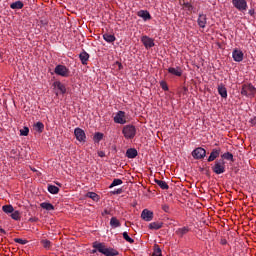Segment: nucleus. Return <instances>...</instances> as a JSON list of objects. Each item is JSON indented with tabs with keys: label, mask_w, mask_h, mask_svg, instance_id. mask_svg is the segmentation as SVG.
I'll list each match as a JSON object with an SVG mask.
<instances>
[{
	"label": "nucleus",
	"mask_w": 256,
	"mask_h": 256,
	"mask_svg": "<svg viewBox=\"0 0 256 256\" xmlns=\"http://www.w3.org/2000/svg\"><path fill=\"white\" fill-rule=\"evenodd\" d=\"M92 247H93L92 253H96L98 251L99 253H102V255H105V256H117V255H119V251H117L113 248H107L105 243L94 242Z\"/></svg>",
	"instance_id": "1"
},
{
	"label": "nucleus",
	"mask_w": 256,
	"mask_h": 256,
	"mask_svg": "<svg viewBox=\"0 0 256 256\" xmlns=\"http://www.w3.org/2000/svg\"><path fill=\"white\" fill-rule=\"evenodd\" d=\"M122 134L125 139H135V136L137 135V128H135L133 124L125 125L122 129Z\"/></svg>",
	"instance_id": "2"
},
{
	"label": "nucleus",
	"mask_w": 256,
	"mask_h": 256,
	"mask_svg": "<svg viewBox=\"0 0 256 256\" xmlns=\"http://www.w3.org/2000/svg\"><path fill=\"white\" fill-rule=\"evenodd\" d=\"M241 95L245 97L253 98L256 95V88L252 84H243L241 89Z\"/></svg>",
	"instance_id": "3"
},
{
	"label": "nucleus",
	"mask_w": 256,
	"mask_h": 256,
	"mask_svg": "<svg viewBox=\"0 0 256 256\" xmlns=\"http://www.w3.org/2000/svg\"><path fill=\"white\" fill-rule=\"evenodd\" d=\"M232 5L234 9H237L240 13H245L249 9L247 0H232Z\"/></svg>",
	"instance_id": "4"
},
{
	"label": "nucleus",
	"mask_w": 256,
	"mask_h": 256,
	"mask_svg": "<svg viewBox=\"0 0 256 256\" xmlns=\"http://www.w3.org/2000/svg\"><path fill=\"white\" fill-rule=\"evenodd\" d=\"M54 73L60 77H69L71 75V70L65 65L58 64L54 69Z\"/></svg>",
	"instance_id": "5"
},
{
	"label": "nucleus",
	"mask_w": 256,
	"mask_h": 256,
	"mask_svg": "<svg viewBox=\"0 0 256 256\" xmlns=\"http://www.w3.org/2000/svg\"><path fill=\"white\" fill-rule=\"evenodd\" d=\"M211 169L216 175H221L225 173V162L223 160L215 161Z\"/></svg>",
	"instance_id": "6"
},
{
	"label": "nucleus",
	"mask_w": 256,
	"mask_h": 256,
	"mask_svg": "<svg viewBox=\"0 0 256 256\" xmlns=\"http://www.w3.org/2000/svg\"><path fill=\"white\" fill-rule=\"evenodd\" d=\"M206 155L207 151L202 147H198L192 151V157L195 159H205Z\"/></svg>",
	"instance_id": "7"
},
{
	"label": "nucleus",
	"mask_w": 256,
	"mask_h": 256,
	"mask_svg": "<svg viewBox=\"0 0 256 256\" xmlns=\"http://www.w3.org/2000/svg\"><path fill=\"white\" fill-rule=\"evenodd\" d=\"M74 135H75L77 141H79V143H85V141L87 139V135H85V131L83 129L75 128Z\"/></svg>",
	"instance_id": "8"
},
{
	"label": "nucleus",
	"mask_w": 256,
	"mask_h": 256,
	"mask_svg": "<svg viewBox=\"0 0 256 256\" xmlns=\"http://www.w3.org/2000/svg\"><path fill=\"white\" fill-rule=\"evenodd\" d=\"M114 123H118L119 125H125V123H127V118L124 111H118L116 113Z\"/></svg>",
	"instance_id": "9"
},
{
	"label": "nucleus",
	"mask_w": 256,
	"mask_h": 256,
	"mask_svg": "<svg viewBox=\"0 0 256 256\" xmlns=\"http://www.w3.org/2000/svg\"><path fill=\"white\" fill-rule=\"evenodd\" d=\"M141 41L145 49H151L152 47H155V41L153 40V38H150L149 36H142Z\"/></svg>",
	"instance_id": "10"
},
{
	"label": "nucleus",
	"mask_w": 256,
	"mask_h": 256,
	"mask_svg": "<svg viewBox=\"0 0 256 256\" xmlns=\"http://www.w3.org/2000/svg\"><path fill=\"white\" fill-rule=\"evenodd\" d=\"M244 56L245 54H243V51L239 49H234L232 52V58L234 61H236V63H241V61H243Z\"/></svg>",
	"instance_id": "11"
},
{
	"label": "nucleus",
	"mask_w": 256,
	"mask_h": 256,
	"mask_svg": "<svg viewBox=\"0 0 256 256\" xmlns=\"http://www.w3.org/2000/svg\"><path fill=\"white\" fill-rule=\"evenodd\" d=\"M141 217L143 221H153V211H150L149 209H144L141 213Z\"/></svg>",
	"instance_id": "12"
},
{
	"label": "nucleus",
	"mask_w": 256,
	"mask_h": 256,
	"mask_svg": "<svg viewBox=\"0 0 256 256\" xmlns=\"http://www.w3.org/2000/svg\"><path fill=\"white\" fill-rule=\"evenodd\" d=\"M197 23L201 29H205L207 25V15L199 14Z\"/></svg>",
	"instance_id": "13"
},
{
	"label": "nucleus",
	"mask_w": 256,
	"mask_h": 256,
	"mask_svg": "<svg viewBox=\"0 0 256 256\" xmlns=\"http://www.w3.org/2000/svg\"><path fill=\"white\" fill-rule=\"evenodd\" d=\"M137 16L141 17V19H143V21H150V19H151V14L147 10L138 11Z\"/></svg>",
	"instance_id": "14"
},
{
	"label": "nucleus",
	"mask_w": 256,
	"mask_h": 256,
	"mask_svg": "<svg viewBox=\"0 0 256 256\" xmlns=\"http://www.w3.org/2000/svg\"><path fill=\"white\" fill-rule=\"evenodd\" d=\"M168 73H170V75H175V77H181V75H183V70L181 67H170L168 68Z\"/></svg>",
	"instance_id": "15"
},
{
	"label": "nucleus",
	"mask_w": 256,
	"mask_h": 256,
	"mask_svg": "<svg viewBox=\"0 0 256 256\" xmlns=\"http://www.w3.org/2000/svg\"><path fill=\"white\" fill-rule=\"evenodd\" d=\"M219 155H221V150L213 149L212 152L210 153V156L207 159L208 163H212V161H215V159H217Z\"/></svg>",
	"instance_id": "16"
},
{
	"label": "nucleus",
	"mask_w": 256,
	"mask_h": 256,
	"mask_svg": "<svg viewBox=\"0 0 256 256\" xmlns=\"http://www.w3.org/2000/svg\"><path fill=\"white\" fill-rule=\"evenodd\" d=\"M53 87H57L60 90V93H62V95H65V93H67V88L63 83H61V81H55L53 83Z\"/></svg>",
	"instance_id": "17"
},
{
	"label": "nucleus",
	"mask_w": 256,
	"mask_h": 256,
	"mask_svg": "<svg viewBox=\"0 0 256 256\" xmlns=\"http://www.w3.org/2000/svg\"><path fill=\"white\" fill-rule=\"evenodd\" d=\"M40 243L47 251H51V249H53V242L48 239H42Z\"/></svg>",
	"instance_id": "18"
},
{
	"label": "nucleus",
	"mask_w": 256,
	"mask_h": 256,
	"mask_svg": "<svg viewBox=\"0 0 256 256\" xmlns=\"http://www.w3.org/2000/svg\"><path fill=\"white\" fill-rule=\"evenodd\" d=\"M218 93L222 99H227V88L223 84L218 85Z\"/></svg>",
	"instance_id": "19"
},
{
	"label": "nucleus",
	"mask_w": 256,
	"mask_h": 256,
	"mask_svg": "<svg viewBox=\"0 0 256 256\" xmlns=\"http://www.w3.org/2000/svg\"><path fill=\"white\" fill-rule=\"evenodd\" d=\"M79 59H80L82 65H87V61H89V53L82 51L79 54Z\"/></svg>",
	"instance_id": "20"
},
{
	"label": "nucleus",
	"mask_w": 256,
	"mask_h": 256,
	"mask_svg": "<svg viewBox=\"0 0 256 256\" xmlns=\"http://www.w3.org/2000/svg\"><path fill=\"white\" fill-rule=\"evenodd\" d=\"M138 155V152H137V149L135 148H130L126 151V157L128 159H135V157H137Z\"/></svg>",
	"instance_id": "21"
},
{
	"label": "nucleus",
	"mask_w": 256,
	"mask_h": 256,
	"mask_svg": "<svg viewBox=\"0 0 256 256\" xmlns=\"http://www.w3.org/2000/svg\"><path fill=\"white\" fill-rule=\"evenodd\" d=\"M33 129L34 131H36L37 133H43V131L45 130V124H43L42 122H36L33 125Z\"/></svg>",
	"instance_id": "22"
},
{
	"label": "nucleus",
	"mask_w": 256,
	"mask_h": 256,
	"mask_svg": "<svg viewBox=\"0 0 256 256\" xmlns=\"http://www.w3.org/2000/svg\"><path fill=\"white\" fill-rule=\"evenodd\" d=\"M103 39L106 41V43H114L117 38L113 34L105 33L103 34Z\"/></svg>",
	"instance_id": "23"
},
{
	"label": "nucleus",
	"mask_w": 256,
	"mask_h": 256,
	"mask_svg": "<svg viewBox=\"0 0 256 256\" xmlns=\"http://www.w3.org/2000/svg\"><path fill=\"white\" fill-rule=\"evenodd\" d=\"M154 183L157 184L158 187H160V189H164V190L169 189V185L167 184V182H165L163 180L155 179Z\"/></svg>",
	"instance_id": "24"
},
{
	"label": "nucleus",
	"mask_w": 256,
	"mask_h": 256,
	"mask_svg": "<svg viewBox=\"0 0 256 256\" xmlns=\"http://www.w3.org/2000/svg\"><path fill=\"white\" fill-rule=\"evenodd\" d=\"M40 207L42 209H46V211H54L55 210V206H53V204L49 203V202H43L40 204Z\"/></svg>",
	"instance_id": "25"
},
{
	"label": "nucleus",
	"mask_w": 256,
	"mask_h": 256,
	"mask_svg": "<svg viewBox=\"0 0 256 256\" xmlns=\"http://www.w3.org/2000/svg\"><path fill=\"white\" fill-rule=\"evenodd\" d=\"M2 211L9 215L15 211V208H13V205H4L2 206Z\"/></svg>",
	"instance_id": "26"
},
{
	"label": "nucleus",
	"mask_w": 256,
	"mask_h": 256,
	"mask_svg": "<svg viewBox=\"0 0 256 256\" xmlns=\"http://www.w3.org/2000/svg\"><path fill=\"white\" fill-rule=\"evenodd\" d=\"M11 219H13L14 221H21V212H19V210H14L11 214H10Z\"/></svg>",
	"instance_id": "27"
},
{
	"label": "nucleus",
	"mask_w": 256,
	"mask_h": 256,
	"mask_svg": "<svg viewBox=\"0 0 256 256\" xmlns=\"http://www.w3.org/2000/svg\"><path fill=\"white\" fill-rule=\"evenodd\" d=\"M188 231H189V227L178 228L176 230V235H178V237H183V235H187Z\"/></svg>",
	"instance_id": "28"
},
{
	"label": "nucleus",
	"mask_w": 256,
	"mask_h": 256,
	"mask_svg": "<svg viewBox=\"0 0 256 256\" xmlns=\"http://www.w3.org/2000/svg\"><path fill=\"white\" fill-rule=\"evenodd\" d=\"M121 225V222H119V220L117 219V217H112L110 219V226L113 229H117V227H119Z\"/></svg>",
	"instance_id": "29"
},
{
	"label": "nucleus",
	"mask_w": 256,
	"mask_h": 256,
	"mask_svg": "<svg viewBox=\"0 0 256 256\" xmlns=\"http://www.w3.org/2000/svg\"><path fill=\"white\" fill-rule=\"evenodd\" d=\"M161 227H163V222H152L149 224V229L158 230L161 229Z\"/></svg>",
	"instance_id": "30"
},
{
	"label": "nucleus",
	"mask_w": 256,
	"mask_h": 256,
	"mask_svg": "<svg viewBox=\"0 0 256 256\" xmlns=\"http://www.w3.org/2000/svg\"><path fill=\"white\" fill-rule=\"evenodd\" d=\"M24 6L21 1H16L10 5V9H23Z\"/></svg>",
	"instance_id": "31"
},
{
	"label": "nucleus",
	"mask_w": 256,
	"mask_h": 256,
	"mask_svg": "<svg viewBox=\"0 0 256 256\" xmlns=\"http://www.w3.org/2000/svg\"><path fill=\"white\" fill-rule=\"evenodd\" d=\"M48 192L52 195H57V193H59V187L55 185H48Z\"/></svg>",
	"instance_id": "32"
},
{
	"label": "nucleus",
	"mask_w": 256,
	"mask_h": 256,
	"mask_svg": "<svg viewBox=\"0 0 256 256\" xmlns=\"http://www.w3.org/2000/svg\"><path fill=\"white\" fill-rule=\"evenodd\" d=\"M117 185H123V180L121 179H114L109 186V189H113V187H117Z\"/></svg>",
	"instance_id": "33"
},
{
	"label": "nucleus",
	"mask_w": 256,
	"mask_h": 256,
	"mask_svg": "<svg viewBox=\"0 0 256 256\" xmlns=\"http://www.w3.org/2000/svg\"><path fill=\"white\" fill-rule=\"evenodd\" d=\"M101 139H103V133L97 132L94 134L93 140L95 143H99V141H101Z\"/></svg>",
	"instance_id": "34"
},
{
	"label": "nucleus",
	"mask_w": 256,
	"mask_h": 256,
	"mask_svg": "<svg viewBox=\"0 0 256 256\" xmlns=\"http://www.w3.org/2000/svg\"><path fill=\"white\" fill-rule=\"evenodd\" d=\"M87 197H89V199H92L93 201L99 200V195H97V193L95 192H88Z\"/></svg>",
	"instance_id": "35"
},
{
	"label": "nucleus",
	"mask_w": 256,
	"mask_h": 256,
	"mask_svg": "<svg viewBox=\"0 0 256 256\" xmlns=\"http://www.w3.org/2000/svg\"><path fill=\"white\" fill-rule=\"evenodd\" d=\"M123 239L127 241L128 243H135V240L129 236L127 232H123Z\"/></svg>",
	"instance_id": "36"
},
{
	"label": "nucleus",
	"mask_w": 256,
	"mask_h": 256,
	"mask_svg": "<svg viewBox=\"0 0 256 256\" xmlns=\"http://www.w3.org/2000/svg\"><path fill=\"white\" fill-rule=\"evenodd\" d=\"M222 159H226L227 161H233V155L231 152H226L222 155Z\"/></svg>",
	"instance_id": "37"
},
{
	"label": "nucleus",
	"mask_w": 256,
	"mask_h": 256,
	"mask_svg": "<svg viewBox=\"0 0 256 256\" xmlns=\"http://www.w3.org/2000/svg\"><path fill=\"white\" fill-rule=\"evenodd\" d=\"M14 242L19 243L20 245H27L29 243V241H27L25 239H21V238H15Z\"/></svg>",
	"instance_id": "38"
},
{
	"label": "nucleus",
	"mask_w": 256,
	"mask_h": 256,
	"mask_svg": "<svg viewBox=\"0 0 256 256\" xmlns=\"http://www.w3.org/2000/svg\"><path fill=\"white\" fill-rule=\"evenodd\" d=\"M182 5H183L184 9H186L187 11H193V5H191V3L183 2Z\"/></svg>",
	"instance_id": "39"
},
{
	"label": "nucleus",
	"mask_w": 256,
	"mask_h": 256,
	"mask_svg": "<svg viewBox=\"0 0 256 256\" xmlns=\"http://www.w3.org/2000/svg\"><path fill=\"white\" fill-rule=\"evenodd\" d=\"M154 255L155 256H161V248L157 244L154 245Z\"/></svg>",
	"instance_id": "40"
},
{
	"label": "nucleus",
	"mask_w": 256,
	"mask_h": 256,
	"mask_svg": "<svg viewBox=\"0 0 256 256\" xmlns=\"http://www.w3.org/2000/svg\"><path fill=\"white\" fill-rule=\"evenodd\" d=\"M20 135H22L23 137H27V135H29V128L24 127L22 130H20Z\"/></svg>",
	"instance_id": "41"
},
{
	"label": "nucleus",
	"mask_w": 256,
	"mask_h": 256,
	"mask_svg": "<svg viewBox=\"0 0 256 256\" xmlns=\"http://www.w3.org/2000/svg\"><path fill=\"white\" fill-rule=\"evenodd\" d=\"M160 87L163 89V91H169V86H167V82L161 81Z\"/></svg>",
	"instance_id": "42"
},
{
	"label": "nucleus",
	"mask_w": 256,
	"mask_h": 256,
	"mask_svg": "<svg viewBox=\"0 0 256 256\" xmlns=\"http://www.w3.org/2000/svg\"><path fill=\"white\" fill-rule=\"evenodd\" d=\"M40 24L42 27H46V25H49V21L47 19H41Z\"/></svg>",
	"instance_id": "43"
},
{
	"label": "nucleus",
	"mask_w": 256,
	"mask_h": 256,
	"mask_svg": "<svg viewBox=\"0 0 256 256\" xmlns=\"http://www.w3.org/2000/svg\"><path fill=\"white\" fill-rule=\"evenodd\" d=\"M162 209L165 213H169V210H170L169 205L167 204L162 205Z\"/></svg>",
	"instance_id": "44"
},
{
	"label": "nucleus",
	"mask_w": 256,
	"mask_h": 256,
	"mask_svg": "<svg viewBox=\"0 0 256 256\" xmlns=\"http://www.w3.org/2000/svg\"><path fill=\"white\" fill-rule=\"evenodd\" d=\"M249 123H251V125L253 127H255V125H256V116L254 118L250 119Z\"/></svg>",
	"instance_id": "45"
},
{
	"label": "nucleus",
	"mask_w": 256,
	"mask_h": 256,
	"mask_svg": "<svg viewBox=\"0 0 256 256\" xmlns=\"http://www.w3.org/2000/svg\"><path fill=\"white\" fill-rule=\"evenodd\" d=\"M105 215H111V211L105 209V210L102 212V216L105 217Z\"/></svg>",
	"instance_id": "46"
},
{
	"label": "nucleus",
	"mask_w": 256,
	"mask_h": 256,
	"mask_svg": "<svg viewBox=\"0 0 256 256\" xmlns=\"http://www.w3.org/2000/svg\"><path fill=\"white\" fill-rule=\"evenodd\" d=\"M29 221H30V223H37V221H39V219L36 217H32L29 219Z\"/></svg>",
	"instance_id": "47"
},
{
	"label": "nucleus",
	"mask_w": 256,
	"mask_h": 256,
	"mask_svg": "<svg viewBox=\"0 0 256 256\" xmlns=\"http://www.w3.org/2000/svg\"><path fill=\"white\" fill-rule=\"evenodd\" d=\"M248 14H249L251 17H253V16L255 15V9H250V10L248 11Z\"/></svg>",
	"instance_id": "48"
},
{
	"label": "nucleus",
	"mask_w": 256,
	"mask_h": 256,
	"mask_svg": "<svg viewBox=\"0 0 256 256\" xmlns=\"http://www.w3.org/2000/svg\"><path fill=\"white\" fill-rule=\"evenodd\" d=\"M98 156H100V157H105V152H104V151H99V152H98Z\"/></svg>",
	"instance_id": "49"
},
{
	"label": "nucleus",
	"mask_w": 256,
	"mask_h": 256,
	"mask_svg": "<svg viewBox=\"0 0 256 256\" xmlns=\"http://www.w3.org/2000/svg\"><path fill=\"white\" fill-rule=\"evenodd\" d=\"M116 195H121L123 193V189H118L116 192H114Z\"/></svg>",
	"instance_id": "50"
},
{
	"label": "nucleus",
	"mask_w": 256,
	"mask_h": 256,
	"mask_svg": "<svg viewBox=\"0 0 256 256\" xmlns=\"http://www.w3.org/2000/svg\"><path fill=\"white\" fill-rule=\"evenodd\" d=\"M0 235H7V231H5V229L2 228L0 230Z\"/></svg>",
	"instance_id": "51"
},
{
	"label": "nucleus",
	"mask_w": 256,
	"mask_h": 256,
	"mask_svg": "<svg viewBox=\"0 0 256 256\" xmlns=\"http://www.w3.org/2000/svg\"><path fill=\"white\" fill-rule=\"evenodd\" d=\"M116 65H118V69H123V64H121L120 62H116Z\"/></svg>",
	"instance_id": "52"
},
{
	"label": "nucleus",
	"mask_w": 256,
	"mask_h": 256,
	"mask_svg": "<svg viewBox=\"0 0 256 256\" xmlns=\"http://www.w3.org/2000/svg\"><path fill=\"white\" fill-rule=\"evenodd\" d=\"M221 244H222V245H227V240H222V241H221Z\"/></svg>",
	"instance_id": "53"
},
{
	"label": "nucleus",
	"mask_w": 256,
	"mask_h": 256,
	"mask_svg": "<svg viewBox=\"0 0 256 256\" xmlns=\"http://www.w3.org/2000/svg\"><path fill=\"white\" fill-rule=\"evenodd\" d=\"M2 228H0V230H1Z\"/></svg>",
	"instance_id": "54"
}]
</instances>
